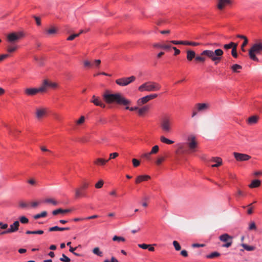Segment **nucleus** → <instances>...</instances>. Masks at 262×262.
Masks as SVG:
<instances>
[{
    "label": "nucleus",
    "instance_id": "obj_1",
    "mask_svg": "<svg viewBox=\"0 0 262 262\" xmlns=\"http://www.w3.org/2000/svg\"><path fill=\"white\" fill-rule=\"evenodd\" d=\"M104 101L107 104H116L120 105H129L131 101L120 93H111L106 91L103 94Z\"/></svg>",
    "mask_w": 262,
    "mask_h": 262
},
{
    "label": "nucleus",
    "instance_id": "obj_2",
    "mask_svg": "<svg viewBox=\"0 0 262 262\" xmlns=\"http://www.w3.org/2000/svg\"><path fill=\"white\" fill-rule=\"evenodd\" d=\"M223 54V51L220 49H216L214 51L206 50L201 53L200 56H195V60L198 62H204L206 58L203 56H206L214 62L215 64H217L221 60Z\"/></svg>",
    "mask_w": 262,
    "mask_h": 262
},
{
    "label": "nucleus",
    "instance_id": "obj_3",
    "mask_svg": "<svg viewBox=\"0 0 262 262\" xmlns=\"http://www.w3.org/2000/svg\"><path fill=\"white\" fill-rule=\"evenodd\" d=\"M161 85L155 81H147L141 84L138 90L140 92H154L158 91L161 89Z\"/></svg>",
    "mask_w": 262,
    "mask_h": 262
},
{
    "label": "nucleus",
    "instance_id": "obj_4",
    "mask_svg": "<svg viewBox=\"0 0 262 262\" xmlns=\"http://www.w3.org/2000/svg\"><path fill=\"white\" fill-rule=\"evenodd\" d=\"M262 52V43L260 42L255 43L252 45L249 50V56L250 58L258 62V58L256 56V54H260Z\"/></svg>",
    "mask_w": 262,
    "mask_h": 262
},
{
    "label": "nucleus",
    "instance_id": "obj_5",
    "mask_svg": "<svg viewBox=\"0 0 262 262\" xmlns=\"http://www.w3.org/2000/svg\"><path fill=\"white\" fill-rule=\"evenodd\" d=\"M186 145L188 149L189 154L195 152L198 147V142L196 137L193 135H189L187 139Z\"/></svg>",
    "mask_w": 262,
    "mask_h": 262
},
{
    "label": "nucleus",
    "instance_id": "obj_6",
    "mask_svg": "<svg viewBox=\"0 0 262 262\" xmlns=\"http://www.w3.org/2000/svg\"><path fill=\"white\" fill-rule=\"evenodd\" d=\"M172 121L169 116H164L160 121V126L162 130L166 133L171 132L172 130Z\"/></svg>",
    "mask_w": 262,
    "mask_h": 262
},
{
    "label": "nucleus",
    "instance_id": "obj_7",
    "mask_svg": "<svg viewBox=\"0 0 262 262\" xmlns=\"http://www.w3.org/2000/svg\"><path fill=\"white\" fill-rule=\"evenodd\" d=\"M24 36L22 32H12L7 35L8 41L12 44L17 42Z\"/></svg>",
    "mask_w": 262,
    "mask_h": 262
},
{
    "label": "nucleus",
    "instance_id": "obj_8",
    "mask_svg": "<svg viewBox=\"0 0 262 262\" xmlns=\"http://www.w3.org/2000/svg\"><path fill=\"white\" fill-rule=\"evenodd\" d=\"M136 80V77L134 76H132L128 77H122L116 80V83L121 86H125L130 83L133 82Z\"/></svg>",
    "mask_w": 262,
    "mask_h": 262
},
{
    "label": "nucleus",
    "instance_id": "obj_9",
    "mask_svg": "<svg viewBox=\"0 0 262 262\" xmlns=\"http://www.w3.org/2000/svg\"><path fill=\"white\" fill-rule=\"evenodd\" d=\"M232 236L227 233L223 234L219 236V239L221 241L226 243L222 245L223 247L225 248H229L232 245Z\"/></svg>",
    "mask_w": 262,
    "mask_h": 262
},
{
    "label": "nucleus",
    "instance_id": "obj_10",
    "mask_svg": "<svg viewBox=\"0 0 262 262\" xmlns=\"http://www.w3.org/2000/svg\"><path fill=\"white\" fill-rule=\"evenodd\" d=\"M158 95L157 94H152L149 95L145 96L143 97H142L139 99L137 101V104L139 106H141L146 103H147L149 101L154 98L157 97Z\"/></svg>",
    "mask_w": 262,
    "mask_h": 262
},
{
    "label": "nucleus",
    "instance_id": "obj_11",
    "mask_svg": "<svg viewBox=\"0 0 262 262\" xmlns=\"http://www.w3.org/2000/svg\"><path fill=\"white\" fill-rule=\"evenodd\" d=\"M47 113V109L45 107H40L36 108L35 117L40 120L43 118Z\"/></svg>",
    "mask_w": 262,
    "mask_h": 262
},
{
    "label": "nucleus",
    "instance_id": "obj_12",
    "mask_svg": "<svg viewBox=\"0 0 262 262\" xmlns=\"http://www.w3.org/2000/svg\"><path fill=\"white\" fill-rule=\"evenodd\" d=\"M234 157L235 159L237 161H246L249 160L251 157L245 154H242L239 152H234L233 153Z\"/></svg>",
    "mask_w": 262,
    "mask_h": 262
},
{
    "label": "nucleus",
    "instance_id": "obj_13",
    "mask_svg": "<svg viewBox=\"0 0 262 262\" xmlns=\"http://www.w3.org/2000/svg\"><path fill=\"white\" fill-rule=\"evenodd\" d=\"M75 195L74 197L76 199H79L82 197L86 196V193L85 190L81 188L77 187L74 190Z\"/></svg>",
    "mask_w": 262,
    "mask_h": 262
},
{
    "label": "nucleus",
    "instance_id": "obj_14",
    "mask_svg": "<svg viewBox=\"0 0 262 262\" xmlns=\"http://www.w3.org/2000/svg\"><path fill=\"white\" fill-rule=\"evenodd\" d=\"M232 4L231 0H217V8L220 10H222L225 8V7Z\"/></svg>",
    "mask_w": 262,
    "mask_h": 262
},
{
    "label": "nucleus",
    "instance_id": "obj_15",
    "mask_svg": "<svg viewBox=\"0 0 262 262\" xmlns=\"http://www.w3.org/2000/svg\"><path fill=\"white\" fill-rule=\"evenodd\" d=\"M19 226V221H16L12 224L10 225V228L7 229L5 232H9V233H11L16 232L18 230Z\"/></svg>",
    "mask_w": 262,
    "mask_h": 262
},
{
    "label": "nucleus",
    "instance_id": "obj_16",
    "mask_svg": "<svg viewBox=\"0 0 262 262\" xmlns=\"http://www.w3.org/2000/svg\"><path fill=\"white\" fill-rule=\"evenodd\" d=\"M209 108V104L207 103H197L195 106V109L198 112H204Z\"/></svg>",
    "mask_w": 262,
    "mask_h": 262
},
{
    "label": "nucleus",
    "instance_id": "obj_17",
    "mask_svg": "<svg viewBox=\"0 0 262 262\" xmlns=\"http://www.w3.org/2000/svg\"><path fill=\"white\" fill-rule=\"evenodd\" d=\"M150 179V177L148 175H140L137 177L136 179V183L139 184L144 181H147Z\"/></svg>",
    "mask_w": 262,
    "mask_h": 262
},
{
    "label": "nucleus",
    "instance_id": "obj_18",
    "mask_svg": "<svg viewBox=\"0 0 262 262\" xmlns=\"http://www.w3.org/2000/svg\"><path fill=\"white\" fill-rule=\"evenodd\" d=\"M38 93L37 88H27L25 90V93L28 96H34Z\"/></svg>",
    "mask_w": 262,
    "mask_h": 262
},
{
    "label": "nucleus",
    "instance_id": "obj_19",
    "mask_svg": "<svg viewBox=\"0 0 262 262\" xmlns=\"http://www.w3.org/2000/svg\"><path fill=\"white\" fill-rule=\"evenodd\" d=\"M259 120V117L256 115H254L250 117L248 120L247 122L250 125H253L257 123L258 120Z\"/></svg>",
    "mask_w": 262,
    "mask_h": 262
},
{
    "label": "nucleus",
    "instance_id": "obj_20",
    "mask_svg": "<svg viewBox=\"0 0 262 262\" xmlns=\"http://www.w3.org/2000/svg\"><path fill=\"white\" fill-rule=\"evenodd\" d=\"M109 160H105L102 158H97L94 161V164L97 166H104Z\"/></svg>",
    "mask_w": 262,
    "mask_h": 262
},
{
    "label": "nucleus",
    "instance_id": "obj_21",
    "mask_svg": "<svg viewBox=\"0 0 262 262\" xmlns=\"http://www.w3.org/2000/svg\"><path fill=\"white\" fill-rule=\"evenodd\" d=\"M47 79L43 80L42 85L38 88H37L39 93H44L47 90Z\"/></svg>",
    "mask_w": 262,
    "mask_h": 262
},
{
    "label": "nucleus",
    "instance_id": "obj_22",
    "mask_svg": "<svg viewBox=\"0 0 262 262\" xmlns=\"http://www.w3.org/2000/svg\"><path fill=\"white\" fill-rule=\"evenodd\" d=\"M186 143H180L178 145V150H179L182 154H189L188 148H186Z\"/></svg>",
    "mask_w": 262,
    "mask_h": 262
},
{
    "label": "nucleus",
    "instance_id": "obj_23",
    "mask_svg": "<svg viewBox=\"0 0 262 262\" xmlns=\"http://www.w3.org/2000/svg\"><path fill=\"white\" fill-rule=\"evenodd\" d=\"M187 53V59L189 61H191L193 58H195L196 54L194 51L188 50L186 52Z\"/></svg>",
    "mask_w": 262,
    "mask_h": 262
},
{
    "label": "nucleus",
    "instance_id": "obj_24",
    "mask_svg": "<svg viewBox=\"0 0 262 262\" xmlns=\"http://www.w3.org/2000/svg\"><path fill=\"white\" fill-rule=\"evenodd\" d=\"M71 211L70 209H62L61 208H58L56 210H54L52 211V214L54 215H56L59 213H66Z\"/></svg>",
    "mask_w": 262,
    "mask_h": 262
},
{
    "label": "nucleus",
    "instance_id": "obj_25",
    "mask_svg": "<svg viewBox=\"0 0 262 262\" xmlns=\"http://www.w3.org/2000/svg\"><path fill=\"white\" fill-rule=\"evenodd\" d=\"M211 161L215 163L212 165L213 167H217L220 166L222 163V159L219 157L213 158Z\"/></svg>",
    "mask_w": 262,
    "mask_h": 262
},
{
    "label": "nucleus",
    "instance_id": "obj_26",
    "mask_svg": "<svg viewBox=\"0 0 262 262\" xmlns=\"http://www.w3.org/2000/svg\"><path fill=\"white\" fill-rule=\"evenodd\" d=\"M149 109V106L145 105L141 108H139L138 114L140 116H143L146 112H147Z\"/></svg>",
    "mask_w": 262,
    "mask_h": 262
},
{
    "label": "nucleus",
    "instance_id": "obj_27",
    "mask_svg": "<svg viewBox=\"0 0 262 262\" xmlns=\"http://www.w3.org/2000/svg\"><path fill=\"white\" fill-rule=\"evenodd\" d=\"M260 181L259 180H254L252 181L251 183L249 185V187L251 188H257L260 185Z\"/></svg>",
    "mask_w": 262,
    "mask_h": 262
},
{
    "label": "nucleus",
    "instance_id": "obj_28",
    "mask_svg": "<svg viewBox=\"0 0 262 262\" xmlns=\"http://www.w3.org/2000/svg\"><path fill=\"white\" fill-rule=\"evenodd\" d=\"M93 103H94L96 106H99L102 108H104L105 107V105L102 102L101 100L98 97L96 100H94Z\"/></svg>",
    "mask_w": 262,
    "mask_h": 262
},
{
    "label": "nucleus",
    "instance_id": "obj_29",
    "mask_svg": "<svg viewBox=\"0 0 262 262\" xmlns=\"http://www.w3.org/2000/svg\"><path fill=\"white\" fill-rule=\"evenodd\" d=\"M47 33L49 35H53L57 33L58 29L55 27H51L50 28L46 29Z\"/></svg>",
    "mask_w": 262,
    "mask_h": 262
},
{
    "label": "nucleus",
    "instance_id": "obj_30",
    "mask_svg": "<svg viewBox=\"0 0 262 262\" xmlns=\"http://www.w3.org/2000/svg\"><path fill=\"white\" fill-rule=\"evenodd\" d=\"M160 140L161 142L167 144H172L174 143L173 141L168 139L163 136L160 137Z\"/></svg>",
    "mask_w": 262,
    "mask_h": 262
},
{
    "label": "nucleus",
    "instance_id": "obj_31",
    "mask_svg": "<svg viewBox=\"0 0 262 262\" xmlns=\"http://www.w3.org/2000/svg\"><path fill=\"white\" fill-rule=\"evenodd\" d=\"M242 69V67L237 64H233L231 67V69H232V71L234 73H239V71L238 70H241Z\"/></svg>",
    "mask_w": 262,
    "mask_h": 262
},
{
    "label": "nucleus",
    "instance_id": "obj_32",
    "mask_svg": "<svg viewBox=\"0 0 262 262\" xmlns=\"http://www.w3.org/2000/svg\"><path fill=\"white\" fill-rule=\"evenodd\" d=\"M47 212L46 211H44L41 212L40 213L35 214L34 216V219L35 220H37L41 217H45L47 216Z\"/></svg>",
    "mask_w": 262,
    "mask_h": 262
},
{
    "label": "nucleus",
    "instance_id": "obj_33",
    "mask_svg": "<svg viewBox=\"0 0 262 262\" xmlns=\"http://www.w3.org/2000/svg\"><path fill=\"white\" fill-rule=\"evenodd\" d=\"M44 202L46 203H50L54 206L58 205V202L53 199L49 198L44 200Z\"/></svg>",
    "mask_w": 262,
    "mask_h": 262
},
{
    "label": "nucleus",
    "instance_id": "obj_34",
    "mask_svg": "<svg viewBox=\"0 0 262 262\" xmlns=\"http://www.w3.org/2000/svg\"><path fill=\"white\" fill-rule=\"evenodd\" d=\"M220 255L221 254L220 253L217 252H214L210 253V254L207 255L206 257L207 258H214L215 257L220 256Z\"/></svg>",
    "mask_w": 262,
    "mask_h": 262
},
{
    "label": "nucleus",
    "instance_id": "obj_35",
    "mask_svg": "<svg viewBox=\"0 0 262 262\" xmlns=\"http://www.w3.org/2000/svg\"><path fill=\"white\" fill-rule=\"evenodd\" d=\"M93 252L94 254L102 257L103 256V252L101 251L98 247H96L93 249Z\"/></svg>",
    "mask_w": 262,
    "mask_h": 262
},
{
    "label": "nucleus",
    "instance_id": "obj_36",
    "mask_svg": "<svg viewBox=\"0 0 262 262\" xmlns=\"http://www.w3.org/2000/svg\"><path fill=\"white\" fill-rule=\"evenodd\" d=\"M241 246L245 250H246L247 251H253L255 249V247H254L251 246H249V245H247V244H242Z\"/></svg>",
    "mask_w": 262,
    "mask_h": 262
},
{
    "label": "nucleus",
    "instance_id": "obj_37",
    "mask_svg": "<svg viewBox=\"0 0 262 262\" xmlns=\"http://www.w3.org/2000/svg\"><path fill=\"white\" fill-rule=\"evenodd\" d=\"M257 227L255 223L254 222H251L249 224L248 230L250 231L256 230Z\"/></svg>",
    "mask_w": 262,
    "mask_h": 262
},
{
    "label": "nucleus",
    "instance_id": "obj_38",
    "mask_svg": "<svg viewBox=\"0 0 262 262\" xmlns=\"http://www.w3.org/2000/svg\"><path fill=\"white\" fill-rule=\"evenodd\" d=\"M17 47L15 45H10L8 47L7 51L9 53H12L16 51Z\"/></svg>",
    "mask_w": 262,
    "mask_h": 262
},
{
    "label": "nucleus",
    "instance_id": "obj_39",
    "mask_svg": "<svg viewBox=\"0 0 262 262\" xmlns=\"http://www.w3.org/2000/svg\"><path fill=\"white\" fill-rule=\"evenodd\" d=\"M113 241H117V242H125V239L123 237H121V236H118L117 235H115L113 237Z\"/></svg>",
    "mask_w": 262,
    "mask_h": 262
},
{
    "label": "nucleus",
    "instance_id": "obj_40",
    "mask_svg": "<svg viewBox=\"0 0 262 262\" xmlns=\"http://www.w3.org/2000/svg\"><path fill=\"white\" fill-rule=\"evenodd\" d=\"M172 244H173V246H174V249L176 251H180L181 250V247L180 245L179 244V243L177 241H173Z\"/></svg>",
    "mask_w": 262,
    "mask_h": 262
},
{
    "label": "nucleus",
    "instance_id": "obj_41",
    "mask_svg": "<svg viewBox=\"0 0 262 262\" xmlns=\"http://www.w3.org/2000/svg\"><path fill=\"white\" fill-rule=\"evenodd\" d=\"M200 45V43L197 42L185 41L184 45H189L192 46H197Z\"/></svg>",
    "mask_w": 262,
    "mask_h": 262
},
{
    "label": "nucleus",
    "instance_id": "obj_42",
    "mask_svg": "<svg viewBox=\"0 0 262 262\" xmlns=\"http://www.w3.org/2000/svg\"><path fill=\"white\" fill-rule=\"evenodd\" d=\"M47 86L48 88H56L57 87V84L55 82H52L47 80Z\"/></svg>",
    "mask_w": 262,
    "mask_h": 262
},
{
    "label": "nucleus",
    "instance_id": "obj_43",
    "mask_svg": "<svg viewBox=\"0 0 262 262\" xmlns=\"http://www.w3.org/2000/svg\"><path fill=\"white\" fill-rule=\"evenodd\" d=\"M19 205L22 208L28 209L30 207L29 203L24 202H20Z\"/></svg>",
    "mask_w": 262,
    "mask_h": 262
},
{
    "label": "nucleus",
    "instance_id": "obj_44",
    "mask_svg": "<svg viewBox=\"0 0 262 262\" xmlns=\"http://www.w3.org/2000/svg\"><path fill=\"white\" fill-rule=\"evenodd\" d=\"M104 182L102 180H99L95 185V188L99 189L102 187Z\"/></svg>",
    "mask_w": 262,
    "mask_h": 262
},
{
    "label": "nucleus",
    "instance_id": "obj_45",
    "mask_svg": "<svg viewBox=\"0 0 262 262\" xmlns=\"http://www.w3.org/2000/svg\"><path fill=\"white\" fill-rule=\"evenodd\" d=\"M19 221L22 224H27L29 222V220L25 216H21L19 217Z\"/></svg>",
    "mask_w": 262,
    "mask_h": 262
},
{
    "label": "nucleus",
    "instance_id": "obj_46",
    "mask_svg": "<svg viewBox=\"0 0 262 262\" xmlns=\"http://www.w3.org/2000/svg\"><path fill=\"white\" fill-rule=\"evenodd\" d=\"M60 260L61 261L69 262L70 261V259L64 254H62V257L60 258Z\"/></svg>",
    "mask_w": 262,
    "mask_h": 262
},
{
    "label": "nucleus",
    "instance_id": "obj_47",
    "mask_svg": "<svg viewBox=\"0 0 262 262\" xmlns=\"http://www.w3.org/2000/svg\"><path fill=\"white\" fill-rule=\"evenodd\" d=\"M169 41H166L167 43H163V49L165 50H168L171 48V46L170 45L171 42H168Z\"/></svg>",
    "mask_w": 262,
    "mask_h": 262
},
{
    "label": "nucleus",
    "instance_id": "obj_48",
    "mask_svg": "<svg viewBox=\"0 0 262 262\" xmlns=\"http://www.w3.org/2000/svg\"><path fill=\"white\" fill-rule=\"evenodd\" d=\"M159 149V146L158 145H155L154 147H152L150 152L151 154H155L158 152Z\"/></svg>",
    "mask_w": 262,
    "mask_h": 262
},
{
    "label": "nucleus",
    "instance_id": "obj_49",
    "mask_svg": "<svg viewBox=\"0 0 262 262\" xmlns=\"http://www.w3.org/2000/svg\"><path fill=\"white\" fill-rule=\"evenodd\" d=\"M149 200V198L147 196H144L142 198V200L143 201L142 203V206L144 207H146L148 206L146 201Z\"/></svg>",
    "mask_w": 262,
    "mask_h": 262
},
{
    "label": "nucleus",
    "instance_id": "obj_50",
    "mask_svg": "<svg viewBox=\"0 0 262 262\" xmlns=\"http://www.w3.org/2000/svg\"><path fill=\"white\" fill-rule=\"evenodd\" d=\"M165 160V158L164 157H160L158 158L156 161V163L158 165H160Z\"/></svg>",
    "mask_w": 262,
    "mask_h": 262
},
{
    "label": "nucleus",
    "instance_id": "obj_51",
    "mask_svg": "<svg viewBox=\"0 0 262 262\" xmlns=\"http://www.w3.org/2000/svg\"><path fill=\"white\" fill-rule=\"evenodd\" d=\"M80 35V33L73 34L70 36H69L67 38L68 40H72L75 38L78 37Z\"/></svg>",
    "mask_w": 262,
    "mask_h": 262
},
{
    "label": "nucleus",
    "instance_id": "obj_52",
    "mask_svg": "<svg viewBox=\"0 0 262 262\" xmlns=\"http://www.w3.org/2000/svg\"><path fill=\"white\" fill-rule=\"evenodd\" d=\"M40 203V202L39 201H34L31 203L30 207L32 208H36L38 207Z\"/></svg>",
    "mask_w": 262,
    "mask_h": 262
},
{
    "label": "nucleus",
    "instance_id": "obj_53",
    "mask_svg": "<svg viewBox=\"0 0 262 262\" xmlns=\"http://www.w3.org/2000/svg\"><path fill=\"white\" fill-rule=\"evenodd\" d=\"M20 133V131L19 130H17V129H15V130L10 129L9 130L10 134L13 136H16L17 134H19Z\"/></svg>",
    "mask_w": 262,
    "mask_h": 262
},
{
    "label": "nucleus",
    "instance_id": "obj_54",
    "mask_svg": "<svg viewBox=\"0 0 262 262\" xmlns=\"http://www.w3.org/2000/svg\"><path fill=\"white\" fill-rule=\"evenodd\" d=\"M132 162H133V164L134 166L135 167L139 166V165L140 164V161H139L138 160H137L136 159H133L132 160Z\"/></svg>",
    "mask_w": 262,
    "mask_h": 262
},
{
    "label": "nucleus",
    "instance_id": "obj_55",
    "mask_svg": "<svg viewBox=\"0 0 262 262\" xmlns=\"http://www.w3.org/2000/svg\"><path fill=\"white\" fill-rule=\"evenodd\" d=\"M89 187V183L86 182H82L81 185L79 186L80 188L84 189V190L86 189Z\"/></svg>",
    "mask_w": 262,
    "mask_h": 262
},
{
    "label": "nucleus",
    "instance_id": "obj_56",
    "mask_svg": "<svg viewBox=\"0 0 262 262\" xmlns=\"http://www.w3.org/2000/svg\"><path fill=\"white\" fill-rule=\"evenodd\" d=\"M169 42H171L174 45H184L185 41L171 40V41H169Z\"/></svg>",
    "mask_w": 262,
    "mask_h": 262
},
{
    "label": "nucleus",
    "instance_id": "obj_57",
    "mask_svg": "<svg viewBox=\"0 0 262 262\" xmlns=\"http://www.w3.org/2000/svg\"><path fill=\"white\" fill-rule=\"evenodd\" d=\"M85 121V117L83 116H81L79 120L76 121V123L78 125L82 124Z\"/></svg>",
    "mask_w": 262,
    "mask_h": 262
},
{
    "label": "nucleus",
    "instance_id": "obj_58",
    "mask_svg": "<svg viewBox=\"0 0 262 262\" xmlns=\"http://www.w3.org/2000/svg\"><path fill=\"white\" fill-rule=\"evenodd\" d=\"M153 47L156 48L163 49V43H155L153 44Z\"/></svg>",
    "mask_w": 262,
    "mask_h": 262
},
{
    "label": "nucleus",
    "instance_id": "obj_59",
    "mask_svg": "<svg viewBox=\"0 0 262 262\" xmlns=\"http://www.w3.org/2000/svg\"><path fill=\"white\" fill-rule=\"evenodd\" d=\"M138 247L143 249H148V247H149L150 245H147L145 244H138Z\"/></svg>",
    "mask_w": 262,
    "mask_h": 262
},
{
    "label": "nucleus",
    "instance_id": "obj_60",
    "mask_svg": "<svg viewBox=\"0 0 262 262\" xmlns=\"http://www.w3.org/2000/svg\"><path fill=\"white\" fill-rule=\"evenodd\" d=\"M248 42V40L247 38H245V40L244 41L242 45L241 49L242 51L245 52V50L244 49V47L247 45Z\"/></svg>",
    "mask_w": 262,
    "mask_h": 262
},
{
    "label": "nucleus",
    "instance_id": "obj_61",
    "mask_svg": "<svg viewBox=\"0 0 262 262\" xmlns=\"http://www.w3.org/2000/svg\"><path fill=\"white\" fill-rule=\"evenodd\" d=\"M101 63L100 59H96L94 61V65L96 68H98Z\"/></svg>",
    "mask_w": 262,
    "mask_h": 262
},
{
    "label": "nucleus",
    "instance_id": "obj_62",
    "mask_svg": "<svg viewBox=\"0 0 262 262\" xmlns=\"http://www.w3.org/2000/svg\"><path fill=\"white\" fill-rule=\"evenodd\" d=\"M33 18L35 19L36 21V23L37 26H40L41 25V20L40 18L37 16H33Z\"/></svg>",
    "mask_w": 262,
    "mask_h": 262
},
{
    "label": "nucleus",
    "instance_id": "obj_63",
    "mask_svg": "<svg viewBox=\"0 0 262 262\" xmlns=\"http://www.w3.org/2000/svg\"><path fill=\"white\" fill-rule=\"evenodd\" d=\"M118 154L117 152H113L110 155V158L108 160H110L112 159H115L118 156Z\"/></svg>",
    "mask_w": 262,
    "mask_h": 262
},
{
    "label": "nucleus",
    "instance_id": "obj_64",
    "mask_svg": "<svg viewBox=\"0 0 262 262\" xmlns=\"http://www.w3.org/2000/svg\"><path fill=\"white\" fill-rule=\"evenodd\" d=\"M103 262H119L118 260L114 256L111 257V260L105 259Z\"/></svg>",
    "mask_w": 262,
    "mask_h": 262
}]
</instances>
